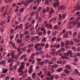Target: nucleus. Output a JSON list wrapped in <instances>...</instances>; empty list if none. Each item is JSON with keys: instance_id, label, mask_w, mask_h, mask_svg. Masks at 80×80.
Here are the masks:
<instances>
[{"instance_id": "1", "label": "nucleus", "mask_w": 80, "mask_h": 80, "mask_svg": "<svg viewBox=\"0 0 80 80\" xmlns=\"http://www.w3.org/2000/svg\"><path fill=\"white\" fill-rule=\"evenodd\" d=\"M75 24L77 25V28H79V27H80V23L78 22V20L77 22L76 21L75 22V21H72L69 22L68 23L69 25L71 26V27H72V26H73V25H75Z\"/></svg>"}, {"instance_id": "20", "label": "nucleus", "mask_w": 80, "mask_h": 80, "mask_svg": "<svg viewBox=\"0 0 80 80\" xmlns=\"http://www.w3.org/2000/svg\"><path fill=\"white\" fill-rule=\"evenodd\" d=\"M65 67L68 68V69H70L71 68V67L69 65H67L65 66Z\"/></svg>"}, {"instance_id": "54", "label": "nucleus", "mask_w": 80, "mask_h": 80, "mask_svg": "<svg viewBox=\"0 0 80 80\" xmlns=\"http://www.w3.org/2000/svg\"><path fill=\"white\" fill-rule=\"evenodd\" d=\"M5 77V74H2L0 76L1 78H2L4 77Z\"/></svg>"}, {"instance_id": "40", "label": "nucleus", "mask_w": 80, "mask_h": 80, "mask_svg": "<svg viewBox=\"0 0 80 80\" xmlns=\"http://www.w3.org/2000/svg\"><path fill=\"white\" fill-rule=\"evenodd\" d=\"M20 47H19L18 48V49H17L18 52H20V51H21Z\"/></svg>"}, {"instance_id": "19", "label": "nucleus", "mask_w": 80, "mask_h": 80, "mask_svg": "<svg viewBox=\"0 0 80 80\" xmlns=\"http://www.w3.org/2000/svg\"><path fill=\"white\" fill-rule=\"evenodd\" d=\"M44 63H48V62H49V60H46L43 61Z\"/></svg>"}, {"instance_id": "8", "label": "nucleus", "mask_w": 80, "mask_h": 80, "mask_svg": "<svg viewBox=\"0 0 80 80\" xmlns=\"http://www.w3.org/2000/svg\"><path fill=\"white\" fill-rule=\"evenodd\" d=\"M52 28H53V26L52 25V24H49L48 28H49V29H52Z\"/></svg>"}, {"instance_id": "57", "label": "nucleus", "mask_w": 80, "mask_h": 80, "mask_svg": "<svg viewBox=\"0 0 80 80\" xmlns=\"http://www.w3.org/2000/svg\"><path fill=\"white\" fill-rule=\"evenodd\" d=\"M55 39H56V38L53 37L52 38L51 40H52V41L53 42V41H54V40H55Z\"/></svg>"}, {"instance_id": "50", "label": "nucleus", "mask_w": 80, "mask_h": 80, "mask_svg": "<svg viewBox=\"0 0 80 80\" xmlns=\"http://www.w3.org/2000/svg\"><path fill=\"white\" fill-rule=\"evenodd\" d=\"M45 3L46 4H47V5H49V2L48 0H46L45 1Z\"/></svg>"}, {"instance_id": "38", "label": "nucleus", "mask_w": 80, "mask_h": 80, "mask_svg": "<svg viewBox=\"0 0 80 80\" xmlns=\"http://www.w3.org/2000/svg\"><path fill=\"white\" fill-rule=\"evenodd\" d=\"M11 34H13L14 32V30L12 29L10 31Z\"/></svg>"}, {"instance_id": "32", "label": "nucleus", "mask_w": 80, "mask_h": 80, "mask_svg": "<svg viewBox=\"0 0 80 80\" xmlns=\"http://www.w3.org/2000/svg\"><path fill=\"white\" fill-rule=\"evenodd\" d=\"M8 72V70H7V69H5V70L4 71L2 72V73H6V72Z\"/></svg>"}, {"instance_id": "55", "label": "nucleus", "mask_w": 80, "mask_h": 80, "mask_svg": "<svg viewBox=\"0 0 80 80\" xmlns=\"http://www.w3.org/2000/svg\"><path fill=\"white\" fill-rule=\"evenodd\" d=\"M60 40H61V38H58L57 40V42H60Z\"/></svg>"}, {"instance_id": "7", "label": "nucleus", "mask_w": 80, "mask_h": 80, "mask_svg": "<svg viewBox=\"0 0 80 80\" xmlns=\"http://www.w3.org/2000/svg\"><path fill=\"white\" fill-rule=\"evenodd\" d=\"M33 45H34V44H29V45H28V47L29 48H31V47H33Z\"/></svg>"}, {"instance_id": "53", "label": "nucleus", "mask_w": 80, "mask_h": 80, "mask_svg": "<svg viewBox=\"0 0 80 80\" xmlns=\"http://www.w3.org/2000/svg\"><path fill=\"white\" fill-rule=\"evenodd\" d=\"M53 79V76H51L50 77V80H52Z\"/></svg>"}, {"instance_id": "35", "label": "nucleus", "mask_w": 80, "mask_h": 80, "mask_svg": "<svg viewBox=\"0 0 80 80\" xmlns=\"http://www.w3.org/2000/svg\"><path fill=\"white\" fill-rule=\"evenodd\" d=\"M23 10H24V8H22L20 9V10H19V12H22Z\"/></svg>"}, {"instance_id": "5", "label": "nucleus", "mask_w": 80, "mask_h": 80, "mask_svg": "<svg viewBox=\"0 0 80 80\" xmlns=\"http://www.w3.org/2000/svg\"><path fill=\"white\" fill-rule=\"evenodd\" d=\"M5 64H6V61L5 60L0 62V65H5Z\"/></svg>"}, {"instance_id": "6", "label": "nucleus", "mask_w": 80, "mask_h": 80, "mask_svg": "<svg viewBox=\"0 0 80 80\" xmlns=\"http://www.w3.org/2000/svg\"><path fill=\"white\" fill-rule=\"evenodd\" d=\"M60 26H58V27L57 25H55L54 27V29H55L56 30H58L59 28H60Z\"/></svg>"}, {"instance_id": "2", "label": "nucleus", "mask_w": 80, "mask_h": 80, "mask_svg": "<svg viewBox=\"0 0 80 80\" xmlns=\"http://www.w3.org/2000/svg\"><path fill=\"white\" fill-rule=\"evenodd\" d=\"M56 1L57 3L54 2L53 3V7L54 8H56L58 6V4H59V2H58V0H54Z\"/></svg>"}, {"instance_id": "28", "label": "nucleus", "mask_w": 80, "mask_h": 80, "mask_svg": "<svg viewBox=\"0 0 80 80\" xmlns=\"http://www.w3.org/2000/svg\"><path fill=\"white\" fill-rule=\"evenodd\" d=\"M20 69H21V70H23L24 69V66H20Z\"/></svg>"}, {"instance_id": "3", "label": "nucleus", "mask_w": 80, "mask_h": 80, "mask_svg": "<svg viewBox=\"0 0 80 80\" xmlns=\"http://www.w3.org/2000/svg\"><path fill=\"white\" fill-rule=\"evenodd\" d=\"M54 48H60V45L59 44H57L56 43L54 45Z\"/></svg>"}, {"instance_id": "56", "label": "nucleus", "mask_w": 80, "mask_h": 80, "mask_svg": "<svg viewBox=\"0 0 80 80\" xmlns=\"http://www.w3.org/2000/svg\"><path fill=\"white\" fill-rule=\"evenodd\" d=\"M22 57L23 58H26V57H27V56H26V55L25 54L22 55Z\"/></svg>"}, {"instance_id": "43", "label": "nucleus", "mask_w": 80, "mask_h": 80, "mask_svg": "<svg viewBox=\"0 0 80 80\" xmlns=\"http://www.w3.org/2000/svg\"><path fill=\"white\" fill-rule=\"evenodd\" d=\"M77 33L76 32H74V33H73V37H75V36H76V35H77Z\"/></svg>"}, {"instance_id": "13", "label": "nucleus", "mask_w": 80, "mask_h": 80, "mask_svg": "<svg viewBox=\"0 0 80 80\" xmlns=\"http://www.w3.org/2000/svg\"><path fill=\"white\" fill-rule=\"evenodd\" d=\"M64 72L66 73H67V74H69V73H70V72H69V71H68V70L67 69H66L64 70Z\"/></svg>"}, {"instance_id": "22", "label": "nucleus", "mask_w": 80, "mask_h": 80, "mask_svg": "<svg viewBox=\"0 0 80 80\" xmlns=\"http://www.w3.org/2000/svg\"><path fill=\"white\" fill-rule=\"evenodd\" d=\"M5 23L6 22H5L3 21L1 23H0V25H1V26L3 25L4 24H5Z\"/></svg>"}, {"instance_id": "45", "label": "nucleus", "mask_w": 80, "mask_h": 80, "mask_svg": "<svg viewBox=\"0 0 80 80\" xmlns=\"http://www.w3.org/2000/svg\"><path fill=\"white\" fill-rule=\"evenodd\" d=\"M62 68H59V69H58V72H62Z\"/></svg>"}, {"instance_id": "18", "label": "nucleus", "mask_w": 80, "mask_h": 80, "mask_svg": "<svg viewBox=\"0 0 80 80\" xmlns=\"http://www.w3.org/2000/svg\"><path fill=\"white\" fill-rule=\"evenodd\" d=\"M36 77V74L35 73H34L32 74V77L33 78H35V77Z\"/></svg>"}, {"instance_id": "11", "label": "nucleus", "mask_w": 80, "mask_h": 80, "mask_svg": "<svg viewBox=\"0 0 80 80\" xmlns=\"http://www.w3.org/2000/svg\"><path fill=\"white\" fill-rule=\"evenodd\" d=\"M36 19H38V15H39V14L38 13V12H36Z\"/></svg>"}, {"instance_id": "58", "label": "nucleus", "mask_w": 80, "mask_h": 80, "mask_svg": "<svg viewBox=\"0 0 80 80\" xmlns=\"http://www.w3.org/2000/svg\"><path fill=\"white\" fill-rule=\"evenodd\" d=\"M21 65H21V66H23L24 67V66H25V63H24V62H22Z\"/></svg>"}, {"instance_id": "9", "label": "nucleus", "mask_w": 80, "mask_h": 80, "mask_svg": "<svg viewBox=\"0 0 80 80\" xmlns=\"http://www.w3.org/2000/svg\"><path fill=\"white\" fill-rule=\"evenodd\" d=\"M57 67H58V66H57V64H55L54 65H52V66H51V68H57Z\"/></svg>"}, {"instance_id": "21", "label": "nucleus", "mask_w": 80, "mask_h": 80, "mask_svg": "<svg viewBox=\"0 0 80 80\" xmlns=\"http://www.w3.org/2000/svg\"><path fill=\"white\" fill-rule=\"evenodd\" d=\"M41 9H42V7H40L38 9V11L36 12H40V11L41 10Z\"/></svg>"}, {"instance_id": "52", "label": "nucleus", "mask_w": 80, "mask_h": 80, "mask_svg": "<svg viewBox=\"0 0 80 80\" xmlns=\"http://www.w3.org/2000/svg\"><path fill=\"white\" fill-rule=\"evenodd\" d=\"M38 7L37 6H34L33 7V9L35 10H37Z\"/></svg>"}, {"instance_id": "16", "label": "nucleus", "mask_w": 80, "mask_h": 80, "mask_svg": "<svg viewBox=\"0 0 80 80\" xmlns=\"http://www.w3.org/2000/svg\"><path fill=\"white\" fill-rule=\"evenodd\" d=\"M69 45H70L73 46L74 45L73 42L71 41L69 42Z\"/></svg>"}, {"instance_id": "61", "label": "nucleus", "mask_w": 80, "mask_h": 80, "mask_svg": "<svg viewBox=\"0 0 80 80\" xmlns=\"http://www.w3.org/2000/svg\"><path fill=\"white\" fill-rule=\"evenodd\" d=\"M55 78L56 79H57L58 78H59V77H58V75H56L55 76Z\"/></svg>"}, {"instance_id": "51", "label": "nucleus", "mask_w": 80, "mask_h": 80, "mask_svg": "<svg viewBox=\"0 0 80 80\" xmlns=\"http://www.w3.org/2000/svg\"><path fill=\"white\" fill-rule=\"evenodd\" d=\"M41 47H44V46H45V43H41Z\"/></svg>"}, {"instance_id": "47", "label": "nucleus", "mask_w": 80, "mask_h": 80, "mask_svg": "<svg viewBox=\"0 0 80 80\" xmlns=\"http://www.w3.org/2000/svg\"><path fill=\"white\" fill-rule=\"evenodd\" d=\"M0 30H1V32H3L4 31V28H1Z\"/></svg>"}, {"instance_id": "41", "label": "nucleus", "mask_w": 80, "mask_h": 80, "mask_svg": "<svg viewBox=\"0 0 80 80\" xmlns=\"http://www.w3.org/2000/svg\"><path fill=\"white\" fill-rule=\"evenodd\" d=\"M48 75L49 77V76H50V75H51V73H50V72H48V74H46V75Z\"/></svg>"}, {"instance_id": "60", "label": "nucleus", "mask_w": 80, "mask_h": 80, "mask_svg": "<svg viewBox=\"0 0 80 80\" xmlns=\"http://www.w3.org/2000/svg\"><path fill=\"white\" fill-rule=\"evenodd\" d=\"M51 33V31H50L49 30L48 31L47 34L48 35H50Z\"/></svg>"}, {"instance_id": "62", "label": "nucleus", "mask_w": 80, "mask_h": 80, "mask_svg": "<svg viewBox=\"0 0 80 80\" xmlns=\"http://www.w3.org/2000/svg\"><path fill=\"white\" fill-rule=\"evenodd\" d=\"M47 34V32H46V31H43V35H46Z\"/></svg>"}, {"instance_id": "24", "label": "nucleus", "mask_w": 80, "mask_h": 80, "mask_svg": "<svg viewBox=\"0 0 80 80\" xmlns=\"http://www.w3.org/2000/svg\"><path fill=\"white\" fill-rule=\"evenodd\" d=\"M65 7L63 6H62L61 7V10H65Z\"/></svg>"}, {"instance_id": "48", "label": "nucleus", "mask_w": 80, "mask_h": 80, "mask_svg": "<svg viewBox=\"0 0 80 80\" xmlns=\"http://www.w3.org/2000/svg\"><path fill=\"white\" fill-rule=\"evenodd\" d=\"M7 14V12H6L3 14V16H5Z\"/></svg>"}, {"instance_id": "30", "label": "nucleus", "mask_w": 80, "mask_h": 80, "mask_svg": "<svg viewBox=\"0 0 80 80\" xmlns=\"http://www.w3.org/2000/svg\"><path fill=\"white\" fill-rule=\"evenodd\" d=\"M4 2H6V3H10V2H11V1L10 0H5Z\"/></svg>"}, {"instance_id": "59", "label": "nucleus", "mask_w": 80, "mask_h": 80, "mask_svg": "<svg viewBox=\"0 0 80 80\" xmlns=\"http://www.w3.org/2000/svg\"><path fill=\"white\" fill-rule=\"evenodd\" d=\"M61 58H62V59H65V55H62L61 57Z\"/></svg>"}, {"instance_id": "49", "label": "nucleus", "mask_w": 80, "mask_h": 80, "mask_svg": "<svg viewBox=\"0 0 80 80\" xmlns=\"http://www.w3.org/2000/svg\"><path fill=\"white\" fill-rule=\"evenodd\" d=\"M57 63L58 64H61L62 63V62H61V61H60L58 60Z\"/></svg>"}, {"instance_id": "4", "label": "nucleus", "mask_w": 80, "mask_h": 80, "mask_svg": "<svg viewBox=\"0 0 80 80\" xmlns=\"http://www.w3.org/2000/svg\"><path fill=\"white\" fill-rule=\"evenodd\" d=\"M68 53L69 55H73V52L72 50H69L68 51Z\"/></svg>"}, {"instance_id": "29", "label": "nucleus", "mask_w": 80, "mask_h": 80, "mask_svg": "<svg viewBox=\"0 0 80 80\" xmlns=\"http://www.w3.org/2000/svg\"><path fill=\"white\" fill-rule=\"evenodd\" d=\"M42 32H38V35H39V36H41V35H42Z\"/></svg>"}, {"instance_id": "46", "label": "nucleus", "mask_w": 80, "mask_h": 80, "mask_svg": "<svg viewBox=\"0 0 80 80\" xmlns=\"http://www.w3.org/2000/svg\"><path fill=\"white\" fill-rule=\"evenodd\" d=\"M38 46L37 44H36L35 46V49H38V48H39L38 47Z\"/></svg>"}, {"instance_id": "14", "label": "nucleus", "mask_w": 80, "mask_h": 80, "mask_svg": "<svg viewBox=\"0 0 80 80\" xmlns=\"http://www.w3.org/2000/svg\"><path fill=\"white\" fill-rule=\"evenodd\" d=\"M54 12V10L53 8H52L51 9V10L49 12V14H52V13H53Z\"/></svg>"}, {"instance_id": "25", "label": "nucleus", "mask_w": 80, "mask_h": 80, "mask_svg": "<svg viewBox=\"0 0 80 80\" xmlns=\"http://www.w3.org/2000/svg\"><path fill=\"white\" fill-rule=\"evenodd\" d=\"M58 32L57 31H55V32H54L53 33H52V35H53V36H55V35H56V33H58Z\"/></svg>"}, {"instance_id": "15", "label": "nucleus", "mask_w": 80, "mask_h": 80, "mask_svg": "<svg viewBox=\"0 0 80 80\" xmlns=\"http://www.w3.org/2000/svg\"><path fill=\"white\" fill-rule=\"evenodd\" d=\"M23 24H20L18 27L19 29H21L22 28V27H23Z\"/></svg>"}, {"instance_id": "64", "label": "nucleus", "mask_w": 80, "mask_h": 80, "mask_svg": "<svg viewBox=\"0 0 80 80\" xmlns=\"http://www.w3.org/2000/svg\"><path fill=\"white\" fill-rule=\"evenodd\" d=\"M64 55H66V56H68V53H64Z\"/></svg>"}, {"instance_id": "12", "label": "nucleus", "mask_w": 80, "mask_h": 80, "mask_svg": "<svg viewBox=\"0 0 80 80\" xmlns=\"http://www.w3.org/2000/svg\"><path fill=\"white\" fill-rule=\"evenodd\" d=\"M68 37V33L67 32L64 35L63 37L65 38H67Z\"/></svg>"}, {"instance_id": "63", "label": "nucleus", "mask_w": 80, "mask_h": 80, "mask_svg": "<svg viewBox=\"0 0 80 80\" xmlns=\"http://www.w3.org/2000/svg\"><path fill=\"white\" fill-rule=\"evenodd\" d=\"M45 47L46 48H48V44H46L45 46Z\"/></svg>"}, {"instance_id": "10", "label": "nucleus", "mask_w": 80, "mask_h": 80, "mask_svg": "<svg viewBox=\"0 0 80 80\" xmlns=\"http://www.w3.org/2000/svg\"><path fill=\"white\" fill-rule=\"evenodd\" d=\"M72 49V50H74V51H76V50H77V48L75 47L74 46H73L71 47Z\"/></svg>"}, {"instance_id": "42", "label": "nucleus", "mask_w": 80, "mask_h": 80, "mask_svg": "<svg viewBox=\"0 0 80 80\" xmlns=\"http://www.w3.org/2000/svg\"><path fill=\"white\" fill-rule=\"evenodd\" d=\"M68 44H69V41H67L66 42V45H68Z\"/></svg>"}, {"instance_id": "17", "label": "nucleus", "mask_w": 80, "mask_h": 80, "mask_svg": "<svg viewBox=\"0 0 80 80\" xmlns=\"http://www.w3.org/2000/svg\"><path fill=\"white\" fill-rule=\"evenodd\" d=\"M57 61V58L55 57H53L52 59V62H56Z\"/></svg>"}, {"instance_id": "37", "label": "nucleus", "mask_w": 80, "mask_h": 80, "mask_svg": "<svg viewBox=\"0 0 80 80\" xmlns=\"http://www.w3.org/2000/svg\"><path fill=\"white\" fill-rule=\"evenodd\" d=\"M6 80H8L10 79V77L7 76L5 78Z\"/></svg>"}, {"instance_id": "36", "label": "nucleus", "mask_w": 80, "mask_h": 80, "mask_svg": "<svg viewBox=\"0 0 80 80\" xmlns=\"http://www.w3.org/2000/svg\"><path fill=\"white\" fill-rule=\"evenodd\" d=\"M74 41H75V42H77L78 43L80 42L78 39H75L74 40Z\"/></svg>"}, {"instance_id": "44", "label": "nucleus", "mask_w": 80, "mask_h": 80, "mask_svg": "<svg viewBox=\"0 0 80 80\" xmlns=\"http://www.w3.org/2000/svg\"><path fill=\"white\" fill-rule=\"evenodd\" d=\"M13 62V59H11L8 60V63H11V62Z\"/></svg>"}, {"instance_id": "26", "label": "nucleus", "mask_w": 80, "mask_h": 80, "mask_svg": "<svg viewBox=\"0 0 80 80\" xmlns=\"http://www.w3.org/2000/svg\"><path fill=\"white\" fill-rule=\"evenodd\" d=\"M41 20H42L41 17H39L38 18V21L39 23H40V22H41Z\"/></svg>"}, {"instance_id": "33", "label": "nucleus", "mask_w": 80, "mask_h": 80, "mask_svg": "<svg viewBox=\"0 0 80 80\" xmlns=\"http://www.w3.org/2000/svg\"><path fill=\"white\" fill-rule=\"evenodd\" d=\"M75 72L76 74H78V70L77 69H75Z\"/></svg>"}, {"instance_id": "39", "label": "nucleus", "mask_w": 80, "mask_h": 80, "mask_svg": "<svg viewBox=\"0 0 80 80\" xmlns=\"http://www.w3.org/2000/svg\"><path fill=\"white\" fill-rule=\"evenodd\" d=\"M61 44L62 45V47H63V46L64 45H65V44H64V43L63 42H62L61 43Z\"/></svg>"}, {"instance_id": "34", "label": "nucleus", "mask_w": 80, "mask_h": 80, "mask_svg": "<svg viewBox=\"0 0 80 80\" xmlns=\"http://www.w3.org/2000/svg\"><path fill=\"white\" fill-rule=\"evenodd\" d=\"M21 50H22L23 51H25V50H26V48L25 47L24 48L22 47L21 48Z\"/></svg>"}, {"instance_id": "23", "label": "nucleus", "mask_w": 80, "mask_h": 80, "mask_svg": "<svg viewBox=\"0 0 80 80\" xmlns=\"http://www.w3.org/2000/svg\"><path fill=\"white\" fill-rule=\"evenodd\" d=\"M32 71H33V69H29L28 71V73L29 74L32 73Z\"/></svg>"}, {"instance_id": "31", "label": "nucleus", "mask_w": 80, "mask_h": 80, "mask_svg": "<svg viewBox=\"0 0 80 80\" xmlns=\"http://www.w3.org/2000/svg\"><path fill=\"white\" fill-rule=\"evenodd\" d=\"M35 40V37H32L30 39V40L31 41H33V40Z\"/></svg>"}, {"instance_id": "27", "label": "nucleus", "mask_w": 80, "mask_h": 80, "mask_svg": "<svg viewBox=\"0 0 80 80\" xmlns=\"http://www.w3.org/2000/svg\"><path fill=\"white\" fill-rule=\"evenodd\" d=\"M38 63H39V64H40V65H43V64H44V62H43V61L42 62H39Z\"/></svg>"}]
</instances>
